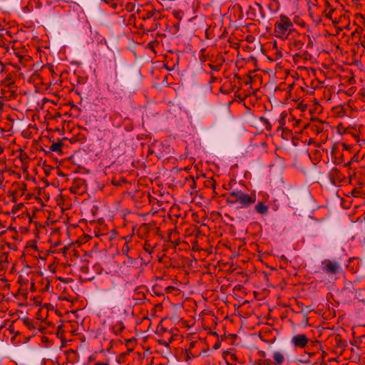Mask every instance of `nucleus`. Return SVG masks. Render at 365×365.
Segmentation results:
<instances>
[{
    "instance_id": "obj_8",
    "label": "nucleus",
    "mask_w": 365,
    "mask_h": 365,
    "mask_svg": "<svg viewBox=\"0 0 365 365\" xmlns=\"http://www.w3.org/2000/svg\"><path fill=\"white\" fill-rule=\"evenodd\" d=\"M125 326L121 322H117L115 325L113 326L112 330L113 333L116 335L121 333L123 330H124Z\"/></svg>"
},
{
    "instance_id": "obj_17",
    "label": "nucleus",
    "mask_w": 365,
    "mask_h": 365,
    "mask_svg": "<svg viewBox=\"0 0 365 365\" xmlns=\"http://www.w3.org/2000/svg\"><path fill=\"white\" fill-rule=\"evenodd\" d=\"M212 188H214V189L215 188V182L212 183Z\"/></svg>"
},
{
    "instance_id": "obj_7",
    "label": "nucleus",
    "mask_w": 365,
    "mask_h": 365,
    "mask_svg": "<svg viewBox=\"0 0 365 365\" xmlns=\"http://www.w3.org/2000/svg\"><path fill=\"white\" fill-rule=\"evenodd\" d=\"M268 207L263 202H259L255 206L256 211L259 214H266L268 211Z\"/></svg>"
},
{
    "instance_id": "obj_5",
    "label": "nucleus",
    "mask_w": 365,
    "mask_h": 365,
    "mask_svg": "<svg viewBox=\"0 0 365 365\" xmlns=\"http://www.w3.org/2000/svg\"><path fill=\"white\" fill-rule=\"evenodd\" d=\"M309 342V339L304 334H297L292 338V343L295 347L304 348Z\"/></svg>"
},
{
    "instance_id": "obj_15",
    "label": "nucleus",
    "mask_w": 365,
    "mask_h": 365,
    "mask_svg": "<svg viewBox=\"0 0 365 365\" xmlns=\"http://www.w3.org/2000/svg\"><path fill=\"white\" fill-rule=\"evenodd\" d=\"M281 259L283 260L284 262H287V257L284 256V255H282L280 257Z\"/></svg>"
},
{
    "instance_id": "obj_2",
    "label": "nucleus",
    "mask_w": 365,
    "mask_h": 365,
    "mask_svg": "<svg viewBox=\"0 0 365 365\" xmlns=\"http://www.w3.org/2000/svg\"><path fill=\"white\" fill-rule=\"evenodd\" d=\"M256 201L255 194H247L242 190H233L229 192L226 197V202L228 205L239 204V207L246 208L255 203Z\"/></svg>"
},
{
    "instance_id": "obj_11",
    "label": "nucleus",
    "mask_w": 365,
    "mask_h": 365,
    "mask_svg": "<svg viewBox=\"0 0 365 365\" xmlns=\"http://www.w3.org/2000/svg\"><path fill=\"white\" fill-rule=\"evenodd\" d=\"M129 250H130V248H129L128 243L125 242L122 247V250H121L122 254L128 255Z\"/></svg>"
},
{
    "instance_id": "obj_16",
    "label": "nucleus",
    "mask_w": 365,
    "mask_h": 365,
    "mask_svg": "<svg viewBox=\"0 0 365 365\" xmlns=\"http://www.w3.org/2000/svg\"><path fill=\"white\" fill-rule=\"evenodd\" d=\"M232 359L236 360L237 357H236V356L235 354H232Z\"/></svg>"
},
{
    "instance_id": "obj_3",
    "label": "nucleus",
    "mask_w": 365,
    "mask_h": 365,
    "mask_svg": "<svg viewBox=\"0 0 365 365\" xmlns=\"http://www.w3.org/2000/svg\"><path fill=\"white\" fill-rule=\"evenodd\" d=\"M247 14L250 19L255 21H259V19H264L265 17L263 8L258 3H255L252 6H250Z\"/></svg>"
},
{
    "instance_id": "obj_1",
    "label": "nucleus",
    "mask_w": 365,
    "mask_h": 365,
    "mask_svg": "<svg viewBox=\"0 0 365 365\" xmlns=\"http://www.w3.org/2000/svg\"><path fill=\"white\" fill-rule=\"evenodd\" d=\"M274 34L277 38L282 40L288 39L290 36L294 37L295 34H299L292 21L284 15H281L279 19L275 22Z\"/></svg>"
},
{
    "instance_id": "obj_6",
    "label": "nucleus",
    "mask_w": 365,
    "mask_h": 365,
    "mask_svg": "<svg viewBox=\"0 0 365 365\" xmlns=\"http://www.w3.org/2000/svg\"><path fill=\"white\" fill-rule=\"evenodd\" d=\"M273 359L277 365H281L284 361V356L282 353L275 351L273 354Z\"/></svg>"
},
{
    "instance_id": "obj_9",
    "label": "nucleus",
    "mask_w": 365,
    "mask_h": 365,
    "mask_svg": "<svg viewBox=\"0 0 365 365\" xmlns=\"http://www.w3.org/2000/svg\"><path fill=\"white\" fill-rule=\"evenodd\" d=\"M62 145V143L60 141L57 143H53L51 145L50 150L53 152H60L61 150Z\"/></svg>"
},
{
    "instance_id": "obj_10",
    "label": "nucleus",
    "mask_w": 365,
    "mask_h": 365,
    "mask_svg": "<svg viewBox=\"0 0 365 365\" xmlns=\"http://www.w3.org/2000/svg\"><path fill=\"white\" fill-rule=\"evenodd\" d=\"M303 43L299 40H294L291 43V46L294 47L296 50H299L302 48Z\"/></svg>"
},
{
    "instance_id": "obj_14",
    "label": "nucleus",
    "mask_w": 365,
    "mask_h": 365,
    "mask_svg": "<svg viewBox=\"0 0 365 365\" xmlns=\"http://www.w3.org/2000/svg\"><path fill=\"white\" fill-rule=\"evenodd\" d=\"M95 365H109V364L108 363L98 361L95 364Z\"/></svg>"
},
{
    "instance_id": "obj_12",
    "label": "nucleus",
    "mask_w": 365,
    "mask_h": 365,
    "mask_svg": "<svg viewBox=\"0 0 365 365\" xmlns=\"http://www.w3.org/2000/svg\"><path fill=\"white\" fill-rule=\"evenodd\" d=\"M144 250L145 252H148L149 254H151L153 252L154 247H152L150 244L145 243L144 245Z\"/></svg>"
},
{
    "instance_id": "obj_4",
    "label": "nucleus",
    "mask_w": 365,
    "mask_h": 365,
    "mask_svg": "<svg viewBox=\"0 0 365 365\" xmlns=\"http://www.w3.org/2000/svg\"><path fill=\"white\" fill-rule=\"evenodd\" d=\"M322 269L328 274H334L339 272L341 265L337 262L325 259L322 262Z\"/></svg>"
},
{
    "instance_id": "obj_13",
    "label": "nucleus",
    "mask_w": 365,
    "mask_h": 365,
    "mask_svg": "<svg viewBox=\"0 0 365 365\" xmlns=\"http://www.w3.org/2000/svg\"><path fill=\"white\" fill-rule=\"evenodd\" d=\"M258 365H272L271 361L269 359L264 360L263 362H258Z\"/></svg>"
}]
</instances>
